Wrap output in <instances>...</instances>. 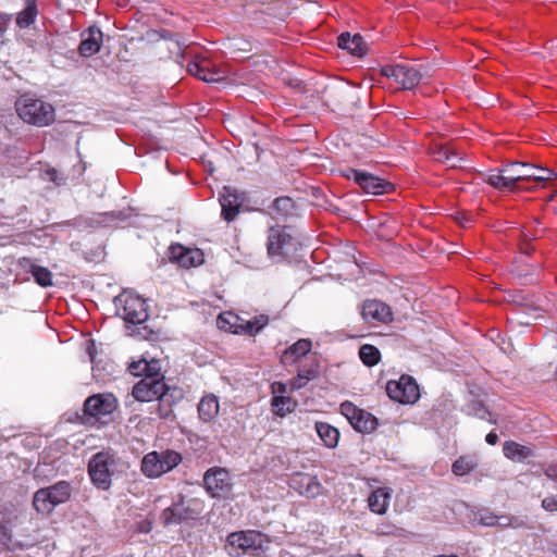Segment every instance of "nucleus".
<instances>
[{"label": "nucleus", "instance_id": "nucleus-34", "mask_svg": "<svg viewBox=\"0 0 557 557\" xmlns=\"http://www.w3.org/2000/svg\"><path fill=\"white\" fill-rule=\"evenodd\" d=\"M188 72L207 83H214L221 79L218 72L206 70L201 64L196 62L188 64Z\"/></svg>", "mask_w": 557, "mask_h": 557}, {"label": "nucleus", "instance_id": "nucleus-3", "mask_svg": "<svg viewBox=\"0 0 557 557\" xmlns=\"http://www.w3.org/2000/svg\"><path fill=\"white\" fill-rule=\"evenodd\" d=\"M381 73L406 90L413 89L421 81L432 76L429 66L409 63L385 65L381 69Z\"/></svg>", "mask_w": 557, "mask_h": 557}, {"label": "nucleus", "instance_id": "nucleus-41", "mask_svg": "<svg viewBox=\"0 0 557 557\" xmlns=\"http://www.w3.org/2000/svg\"><path fill=\"white\" fill-rule=\"evenodd\" d=\"M465 162V157L461 152H459L454 147L450 148L448 159L446 162V165L448 168L455 169V168H461Z\"/></svg>", "mask_w": 557, "mask_h": 557}, {"label": "nucleus", "instance_id": "nucleus-59", "mask_svg": "<svg viewBox=\"0 0 557 557\" xmlns=\"http://www.w3.org/2000/svg\"><path fill=\"white\" fill-rule=\"evenodd\" d=\"M556 375H557V371H556Z\"/></svg>", "mask_w": 557, "mask_h": 557}, {"label": "nucleus", "instance_id": "nucleus-24", "mask_svg": "<svg viewBox=\"0 0 557 557\" xmlns=\"http://www.w3.org/2000/svg\"><path fill=\"white\" fill-rule=\"evenodd\" d=\"M199 419L203 423L212 422L220 411V403L218 396L214 394H207L201 397L198 407Z\"/></svg>", "mask_w": 557, "mask_h": 557}, {"label": "nucleus", "instance_id": "nucleus-28", "mask_svg": "<svg viewBox=\"0 0 557 557\" xmlns=\"http://www.w3.org/2000/svg\"><path fill=\"white\" fill-rule=\"evenodd\" d=\"M503 451L505 457L513 461H523L532 455L529 447L520 445L513 441L505 442Z\"/></svg>", "mask_w": 557, "mask_h": 557}, {"label": "nucleus", "instance_id": "nucleus-2", "mask_svg": "<svg viewBox=\"0 0 557 557\" xmlns=\"http://www.w3.org/2000/svg\"><path fill=\"white\" fill-rule=\"evenodd\" d=\"M132 395L134 398L141 403L159 401V411L161 417H166L170 412L169 408H164L166 405L170 406L169 387L162 379L153 374H147L133 387Z\"/></svg>", "mask_w": 557, "mask_h": 557}, {"label": "nucleus", "instance_id": "nucleus-55", "mask_svg": "<svg viewBox=\"0 0 557 557\" xmlns=\"http://www.w3.org/2000/svg\"><path fill=\"white\" fill-rule=\"evenodd\" d=\"M7 528L0 522V540L7 536Z\"/></svg>", "mask_w": 557, "mask_h": 557}, {"label": "nucleus", "instance_id": "nucleus-56", "mask_svg": "<svg viewBox=\"0 0 557 557\" xmlns=\"http://www.w3.org/2000/svg\"><path fill=\"white\" fill-rule=\"evenodd\" d=\"M299 373H304L305 376H311V380L314 377L315 373L314 371L312 370H306V371H300Z\"/></svg>", "mask_w": 557, "mask_h": 557}, {"label": "nucleus", "instance_id": "nucleus-4", "mask_svg": "<svg viewBox=\"0 0 557 557\" xmlns=\"http://www.w3.org/2000/svg\"><path fill=\"white\" fill-rule=\"evenodd\" d=\"M267 543L268 536L259 531H237L227 536L225 548L230 556L240 557L245 554L257 555Z\"/></svg>", "mask_w": 557, "mask_h": 557}, {"label": "nucleus", "instance_id": "nucleus-21", "mask_svg": "<svg viewBox=\"0 0 557 557\" xmlns=\"http://www.w3.org/2000/svg\"><path fill=\"white\" fill-rule=\"evenodd\" d=\"M362 318L367 322H386L391 319V309L379 300H367L362 306Z\"/></svg>", "mask_w": 557, "mask_h": 557}, {"label": "nucleus", "instance_id": "nucleus-18", "mask_svg": "<svg viewBox=\"0 0 557 557\" xmlns=\"http://www.w3.org/2000/svg\"><path fill=\"white\" fill-rule=\"evenodd\" d=\"M103 34L100 28L90 26L82 33L79 53L83 57H91L97 53L102 45Z\"/></svg>", "mask_w": 557, "mask_h": 557}, {"label": "nucleus", "instance_id": "nucleus-16", "mask_svg": "<svg viewBox=\"0 0 557 557\" xmlns=\"http://www.w3.org/2000/svg\"><path fill=\"white\" fill-rule=\"evenodd\" d=\"M535 171V165L525 162H512L505 165L506 180L510 183L511 189H515L519 182L543 178V176H534Z\"/></svg>", "mask_w": 557, "mask_h": 557}, {"label": "nucleus", "instance_id": "nucleus-51", "mask_svg": "<svg viewBox=\"0 0 557 557\" xmlns=\"http://www.w3.org/2000/svg\"><path fill=\"white\" fill-rule=\"evenodd\" d=\"M545 474L547 478H549L550 480L557 482V465H549L546 469H545Z\"/></svg>", "mask_w": 557, "mask_h": 557}, {"label": "nucleus", "instance_id": "nucleus-6", "mask_svg": "<svg viewBox=\"0 0 557 557\" xmlns=\"http://www.w3.org/2000/svg\"><path fill=\"white\" fill-rule=\"evenodd\" d=\"M116 313L127 323L141 324L148 319L145 300L131 290H124L114 298Z\"/></svg>", "mask_w": 557, "mask_h": 557}, {"label": "nucleus", "instance_id": "nucleus-29", "mask_svg": "<svg viewBox=\"0 0 557 557\" xmlns=\"http://www.w3.org/2000/svg\"><path fill=\"white\" fill-rule=\"evenodd\" d=\"M268 323H269L268 315L260 314L249 321H245L242 324H239L240 330L238 327H236L234 330V333H236V334L242 333V334H247V335L253 336V335L258 334L265 325H268Z\"/></svg>", "mask_w": 557, "mask_h": 557}, {"label": "nucleus", "instance_id": "nucleus-30", "mask_svg": "<svg viewBox=\"0 0 557 557\" xmlns=\"http://www.w3.org/2000/svg\"><path fill=\"white\" fill-rule=\"evenodd\" d=\"M350 424L358 432L370 433L375 430L377 422L374 416L361 409Z\"/></svg>", "mask_w": 557, "mask_h": 557}, {"label": "nucleus", "instance_id": "nucleus-42", "mask_svg": "<svg viewBox=\"0 0 557 557\" xmlns=\"http://www.w3.org/2000/svg\"><path fill=\"white\" fill-rule=\"evenodd\" d=\"M293 208V200L288 197L276 198L273 202V209L281 214H287Z\"/></svg>", "mask_w": 557, "mask_h": 557}, {"label": "nucleus", "instance_id": "nucleus-37", "mask_svg": "<svg viewBox=\"0 0 557 557\" xmlns=\"http://www.w3.org/2000/svg\"><path fill=\"white\" fill-rule=\"evenodd\" d=\"M154 368H152V366L145 359H141V360H138V361H134L129 364V371L133 375H147V374H152L151 371L153 370Z\"/></svg>", "mask_w": 557, "mask_h": 557}, {"label": "nucleus", "instance_id": "nucleus-5", "mask_svg": "<svg viewBox=\"0 0 557 557\" xmlns=\"http://www.w3.org/2000/svg\"><path fill=\"white\" fill-rule=\"evenodd\" d=\"M116 463L117 458L111 450L99 451L89 459L88 474L98 490L108 491L111 487Z\"/></svg>", "mask_w": 557, "mask_h": 557}, {"label": "nucleus", "instance_id": "nucleus-11", "mask_svg": "<svg viewBox=\"0 0 557 557\" xmlns=\"http://www.w3.org/2000/svg\"><path fill=\"white\" fill-rule=\"evenodd\" d=\"M203 483L207 492L212 497H227L231 493L232 483L230 474L225 469H209L205 473Z\"/></svg>", "mask_w": 557, "mask_h": 557}, {"label": "nucleus", "instance_id": "nucleus-20", "mask_svg": "<svg viewBox=\"0 0 557 557\" xmlns=\"http://www.w3.org/2000/svg\"><path fill=\"white\" fill-rule=\"evenodd\" d=\"M18 265L21 269L32 273L35 282L39 286L50 287L53 285L51 271L48 268L36 264L30 258H21L18 260Z\"/></svg>", "mask_w": 557, "mask_h": 557}, {"label": "nucleus", "instance_id": "nucleus-9", "mask_svg": "<svg viewBox=\"0 0 557 557\" xmlns=\"http://www.w3.org/2000/svg\"><path fill=\"white\" fill-rule=\"evenodd\" d=\"M202 509V503L198 499L182 500L165 508L161 513V520L164 525L189 523L198 519Z\"/></svg>", "mask_w": 557, "mask_h": 557}, {"label": "nucleus", "instance_id": "nucleus-44", "mask_svg": "<svg viewBox=\"0 0 557 557\" xmlns=\"http://www.w3.org/2000/svg\"><path fill=\"white\" fill-rule=\"evenodd\" d=\"M360 410H361L360 408H358L350 401H344L341 405V412L343 416H345L347 418L349 423H351V421L356 418V416L360 412Z\"/></svg>", "mask_w": 557, "mask_h": 557}, {"label": "nucleus", "instance_id": "nucleus-31", "mask_svg": "<svg viewBox=\"0 0 557 557\" xmlns=\"http://www.w3.org/2000/svg\"><path fill=\"white\" fill-rule=\"evenodd\" d=\"M38 15L36 0H25V8L16 17V24L20 28H27L35 23Z\"/></svg>", "mask_w": 557, "mask_h": 557}, {"label": "nucleus", "instance_id": "nucleus-17", "mask_svg": "<svg viewBox=\"0 0 557 557\" xmlns=\"http://www.w3.org/2000/svg\"><path fill=\"white\" fill-rule=\"evenodd\" d=\"M170 258L183 268L197 267L203 262V253L199 249L185 248L181 245L171 246Z\"/></svg>", "mask_w": 557, "mask_h": 557}, {"label": "nucleus", "instance_id": "nucleus-36", "mask_svg": "<svg viewBox=\"0 0 557 557\" xmlns=\"http://www.w3.org/2000/svg\"><path fill=\"white\" fill-rule=\"evenodd\" d=\"M472 521L483 527H495L497 524V515L488 509H479L473 512Z\"/></svg>", "mask_w": 557, "mask_h": 557}, {"label": "nucleus", "instance_id": "nucleus-25", "mask_svg": "<svg viewBox=\"0 0 557 557\" xmlns=\"http://www.w3.org/2000/svg\"><path fill=\"white\" fill-rule=\"evenodd\" d=\"M391 500V491L387 487L374 490L368 498L370 510L377 515H384L387 511Z\"/></svg>", "mask_w": 557, "mask_h": 557}, {"label": "nucleus", "instance_id": "nucleus-19", "mask_svg": "<svg viewBox=\"0 0 557 557\" xmlns=\"http://www.w3.org/2000/svg\"><path fill=\"white\" fill-rule=\"evenodd\" d=\"M220 203L222 208V216L225 221H233L239 212L242 199L237 195L236 190L231 187H224L223 193L220 196Z\"/></svg>", "mask_w": 557, "mask_h": 557}, {"label": "nucleus", "instance_id": "nucleus-32", "mask_svg": "<svg viewBox=\"0 0 557 557\" xmlns=\"http://www.w3.org/2000/svg\"><path fill=\"white\" fill-rule=\"evenodd\" d=\"M505 166L502 169H493L485 175L484 181L497 189H511L510 183L506 180Z\"/></svg>", "mask_w": 557, "mask_h": 557}, {"label": "nucleus", "instance_id": "nucleus-7", "mask_svg": "<svg viewBox=\"0 0 557 557\" xmlns=\"http://www.w3.org/2000/svg\"><path fill=\"white\" fill-rule=\"evenodd\" d=\"M71 485L60 481L51 486L38 490L33 499V505L39 513L48 515L58 505L65 503L71 496Z\"/></svg>", "mask_w": 557, "mask_h": 557}, {"label": "nucleus", "instance_id": "nucleus-22", "mask_svg": "<svg viewBox=\"0 0 557 557\" xmlns=\"http://www.w3.org/2000/svg\"><path fill=\"white\" fill-rule=\"evenodd\" d=\"M128 218L123 211L92 213L88 218V224L92 227H115Z\"/></svg>", "mask_w": 557, "mask_h": 557}, {"label": "nucleus", "instance_id": "nucleus-50", "mask_svg": "<svg viewBox=\"0 0 557 557\" xmlns=\"http://www.w3.org/2000/svg\"><path fill=\"white\" fill-rule=\"evenodd\" d=\"M545 49L550 55H557V38H553L545 44Z\"/></svg>", "mask_w": 557, "mask_h": 557}, {"label": "nucleus", "instance_id": "nucleus-27", "mask_svg": "<svg viewBox=\"0 0 557 557\" xmlns=\"http://www.w3.org/2000/svg\"><path fill=\"white\" fill-rule=\"evenodd\" d=\"M315 430L319 437L326 447L334 448L337 445L339 440V432L336 428L326 422H317Z\"/></svg>", "mask_w": 557, "mask_h": 557}, {"label": "nucleus", "instance_id": "nucleus-49", "mask_svg": "<svg viewBox=\"0 0 557 557\" xmlns=\"http://www.w3.org/2000/svg\"><path fill=\"white\" fill-rule=\"evenodd\" d=\"M310 380L311 376H305L304 373H298L297 377H295L292 382V387L294 389H299L304 387Z\"/></svg>", "mask_w": 557, "mask_h": 557}, {"label": "nucleus", "instance_id": "nucleus-26", "mask_svg": "<svg viewBox=\"0 0 557 557\" xmlns=\"http://www.w3.org/2000/svg\"><path fill=\"white\" fill-rule=\"evenodd\" d=\"M312 344L310 339L301 338L288 347L283 354V361L293 363L300 357L306 356L311 350Z\"/></svg>", "mask_w": 557, "mask_h": 557}, {"label": "nucleus", "instance_id": "nucleus-43", "mask_svg": "<svg viewBox=\"0 0 557 557\" xmlns=\"http://www.w3.org/2000/svg\"><path fill=\"white\" fill-rule=\"evenodd\" d=\"M535 170L536 171L533 173L534 176H543V178H531V181L535 182L536 184L543 185L546 181H549L556 176V173L550 169L535 165Z\"/></svg>", "mask_w": 557, "mask_h": 557}, {"label": "nucleus", "instance_id": "nucleus-40", "mask_svg": "<svg viewBox=\"0 0 557 557\" xmlns=\"http://www.w3.org/2000/svg\"><path fill=\"white\" fill-rule=\"evenodd\" d=\"M292 400L289 397L274 396L272 406L276 409V413L284 416L286 411H290Z\"/></svg>", "mask_w": 557, "mask_h": 557}, {"label": "nucleus", "instance_id": "nucleus-53", "mask_svg": "<svg viewBox=\"0 0 557 557\" xmlns=\"http://www.w3.org/2000/svg\"><path fill=\"white\" fill-rule=\"evenodd\" d=\"M485 441L490 445H495L498 442V435L494 432H491L486 435Z\"/></svg>", "mask_w": 557, "mask_h": 557}, {"label": "nucleus", "instance_id": "nucleus-14", "mask_svg": "<svg viewBox=\"0 0 557 557\" xmlns=\"http://www.w3.org/2000/svg\"><path fill=\"white\" fill-rule=\"evenodd\" d=\"M289 485L307 498H315L323 493V486L318 478L308 473H295L290 478Z\"/></svg>", "mask_w": 557, "mask_h": 557}, {"label": "nucleus", "instance_id": "nucleus-46", "mask_svg": "<svg viewBox=\"0 0 557 557\" xmlns=\"http://www.w3.org/2000/svg\"><path fill=\"white\" fill-rule=\"evenodd\" d=\"M450 148L451 146L447 145L437 146L432 150V156L436 161L446 164Z\"/></svg>", "mask_w": 557, "mask_h": 557}, {"label": "nucleus", "instance_id": "nucleus-48", "mask_svg": "<svg viewBox=\"0 0 557 557\" xmlns=\"http://www.w3.org/2000/svg\"><path fill=\"white\" fill-rule=\"evenodd\" d=\"M542 507L547 511H557V495H550L542 500Z\"/></svg>", "mask_w": 557, "mask_h": 557}, {"label": "nucleus", "instance_id": "nucleus-10", "mask_svg": "<svg viewBox=\"0 0 557 557\" xmlns=\"http://www.w3.org/2000/svg\"><path fill=\"white\" fill-rule=\"evenodd\" d=\"M388 397L400 404H413L419 397V387L409 375H401L397 381H388L386 384Z\"/></svg>", "mask_w": 557, "mask_h": 557}, {"label": "nucleus", "instance_id": "nucleus-58", "mask_svg": "<svg viewBox=\"0 0 557 557\" xmlns=\"http://www.w3.org/2000/svg\"><path fill=\"white\" fill-rule=\"evenodd\" d=\"M467 223H469V220H468V219H466V218H463V219L460 221V224H461L462 226H466V224H467Z\"/></svg>", "mask_w": 557, "mask_h": 557}, {"label": "nucleus", "instance_id": "nucleus-38", "mask_svg": "<svg viewBox=\"0 0 557 557\" xmlns=\"http://www.w3.org/2000/svg\"><path fill=\"white\" fill-rule=\"evenodd\" d=\"M238 317L233 315L232 313H223L220 314L218 318V325L222 330H231L234 333V330L236 327H239V324L237 325L234 321H237Z\"/></svg>", "mask_w": 557, "mask_h": 557}, {"label": "nucleus", "instance_id": "nucleus-52", "mask_svg": "<svg viewBox=\"0 0 557 557\" xmlns=\"http://www.w3.org/2000/svg\"><path fill=\"white\" fill-rule=\"evenodd\" d=\"M272 389H273V393L284 394L286 392V386L283 383L275 382L272 384Z\"/></svg>", "mask_w": 557, "mask_h": 557}, {"label": "nucleus", "instance_id": "nucleus-1", "mask_svg": "<svg viewBox=\"0 0 557 557\" xmlns=\"http://www.w3.org/2000/svg\"><path fill=\"white\" fill-rule=\"evenodd\" d=\"M18 116L27 124L45 127L54 122V107L30 95L21 96L15 102Z\"/></svg>", "mask_w": 557, "mask_h": 557}, {"label": "nucleus", "instance_id": "nucleus-45", "mask_svg": "<svg viewBox=\"0 0 557 557\" xmlns=\"http://www.w3.org/2000/svg\"><path fill=\"white\" fill-rule=\"evenodd\" d=\"M360 410H361L360 408H358L350 401H344L341 405V412L343 416H345L347 418L349 423H351V421L356 418V416L360 412Z\"/></svg>", "mask_w": 557, "mask_h": 557}, {"label": "nucleus", "instance_id": "nucleus-33", "mask_svg": "<svg viewBox=\"0 0 557 557\" xmlns=\"http://www.w3.org/2000/svg\"><path fill=\"white\" fill-rule=\"evenodd\" d=\"M478 461L473 456H462L458 458L451 466V471L458 476L466 475L475 469Z\"/></svg>", "mask_w": 557, "mask_h": 557}, {"label": "nucleus", "instance_id": "nucleus-39", "mask_svg": "<svg viewBox=\"0 0 557 557\" xmlns=\"http://www.w3.org/2000/svg\"><path fill=\"white\" fill-rule=\"evenodd\" d=\"M496 525H499L503 528L511 527V528L517 529V528L523 527L524 521L519 517L502 515V516H497V524Z\"/></svg>", "mask_w": 557, "mask_h": 557}, {"label": "nucleus", "instance_id": "nucleus-54", "mask_svg": "<svg viewBox=\"0 0 557 557\" xmlns=\"http://www.w3.org/2000/svg\"><path fill=\"white\" fill-rule=\"evenodd\" d=\"M542 232H543V230H536L533 234L528 232V233H524V237L527 239L536 238L540 235V233H542Z\"/></svg>", "mask_w": 557, "mask_h": 557}, {"label": "nucleus", "instance_id": "nucleus-23", "mask_svg": "<svg viewBox=\"0 0 557 557\" xmlns=\"http://www.w3.org/2000/svg\"><path fill=\"white\" fill-rule=\"evenodd\" d=\"M337 41L341 49L347 50L356 57H363L368 49L366 41L359 34L343 33L338 36Z\"/></svg>", "mask_w": 557, "mask_h": 557}, {"label": "nucleus", "instance_id": "nucleus-47", "mask_svg": "<svg viewBox=\"0 0 557 557\" xmlns=\"http://www.w3.org/2000/svg\"><path fill=\"white\" fill-rule=\"evenodd\" d=\"M471 409H472V412L480 419L482 420H488L490 422H493L491 417H492V413L487 410V408L480 404V403H475L471 406Z\"/></svg>", "mask_w": 557, "mask_h": 557}, {"label": "nucleus", "instance_id": "nucleus-15", "mask_svg": "<svg viewBox=\"0 0 557 557\" xmlns=\"http://www.w3.org/2000/svg\"><path fill=\"white\" fill-rule=\"evenodd\" d=\"M116 408V398L112 394H98L88 397L84 404V411L91 417H101L112 413Z\"/></svg>", "mask_w": 557, "mask_h": 557}, {"label": "nucleus", "instance_id": "nucleus-8", "mask_svg": "<svg viewBox=\"0 0 557 557\" xmlns=\"http://www.w3.org/2000/svg\"><path fill=\"white\" fill-rule=\"evenodd\" d=\"M182 461V456L175 450L150 451L141 460V471L147 478H159L174 469Z\"/></svg>", "mask_w": 557, "mask_h": 557}, {"label": "nucleus", "instance_id": "nucleus-12", "mask_svg": "<svg viewBox=\"0 0 557 557\" xmlns=\"http://www.w3.org/2000/svg\"><path fill=\"white\" fill-rule=\"evenodd\" d=\"M345 175L348 178H352L364 193L370 195L385 194L392 187V185L384 180L355 169H349Z\"/></svg>", "mask_w": 557, "mask_h": 557}, {"label": "nucleus", "instance_id": "nucleus-13", "mask_svg": "<svg viewBox=\"0 0 557 557\" xmlns=\"http://www.w3.org/2000/svg\"><path fill=\"white\" fill-rule=\"evenodd\" d=\"M268 253L271 258H281L293 248V237L285 230L271 227L268 235Z\"/></svg>", "mask_w": 557, "mask_h": 557}, {"label": "nucleus", "instance_id": "nucleus-57", "mask_svg": "<svg viewBox=\"0 0 557 557\" xmlns=\"http://www.w3.org/2000/svg\"><path fill=\"white\" fill-rule=\"evenodd\" d=\"M48 174L51 176V180L55 182V177L54 176H55L57 172L53 170L51 172H48Z\"/></svg>", "mask_w": 557, "mask_h": 557}, {"label": "nucleus", "instance_id": "nucleus-35", "mask_svg": "<svg viewBox=\"0 0 557 557\" xmlns=\"http://www.w3.org/2000/svg\"><path fill=\"white\" fill-rule=\"evenodd\" d=\"M359 357L366 366L373 367L379 363L381 352L375 346L364 344L359 349Z\"/></svg>", "mask_w": 557, "mask_h": 557}]
</instances>
